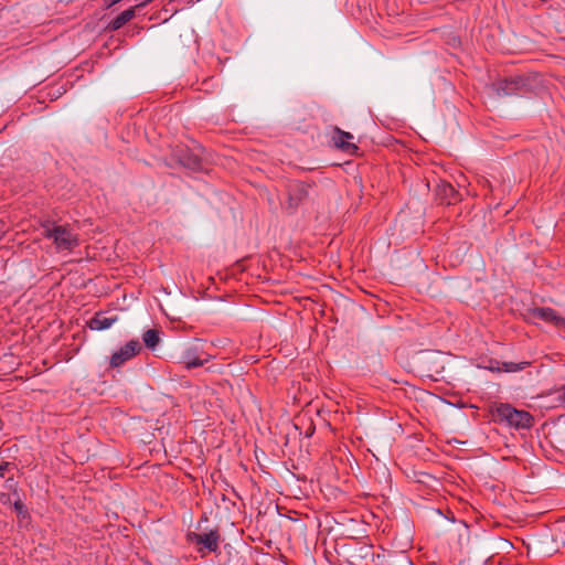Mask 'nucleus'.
I'll return each mask as SVG.
<instances>
[{
	"label": "nucleus",
	"mask_w": 565,
	"mask_h": 565,
	"mask_svg": "<svg viewBox=\"0 0 565 565\" xmlns=\"http://www.w3.org/2000/svg\"><path fill=\"white\" fill-rule=\"evenodd\" d=\"M146 4V2H141L140 4H137L134 8H129L125 11H122L120 14H118L110 23L109 29L113 31H117L121 29L127 22L132 20L136 15V8H141Z\"/></svg>",
	"instance_id": "9b49d317"
},
{
	"label": "nucleus",
	"mask_w": 565,
	"mask_h": 565,
	"mask_svg": "<svg viewBox=\"0 0 565 565\" xmlns=\"http://www.w3.org/2000/svg\"><path fill=\"white\" fill-rule=\"evenodd\" d=\"M141 350V344L138 340H130L125 345L119 348L118 351L114 352L109 360L111 367H119L127 361L136 356Z\"/></svg>",
	"instance_id": "39448f33"
},
{
	"label": "nucleus",
	"mask_w": 565,
	"mask_h": 565,
	"mask_svg": "<svg viewBox=\"0 0 565 565\" xmlns=\"http://www.w3.org/2000/svg\"><path fill=\"white\" fill-rule=\"evenodd\" d=\"M522 85L523 81L521 77L502 79L495 84V92L499 96H511L516 94Z\"/></svg>",
	"instance_id": "9d476101"
},
{
	"label": "nucleus",
	"mask_w": 565,
	"mask_h": 565,
	"mask_svg": "<svg viewBox=\"0 0 565 565\" xmlns=\"http://www.w3.org/2000/svg\"><path fill=\"white\" fill-rule=\"evenodd\" d=\"M559 396H558V399L565 404V385H563L559 390Z\"/></svg>",
	"instance_id": "f3484780"
},
{
	"label": "nucleus",
	"mask_w": 565,
	"mask_h": 565,
	"mask_svg": "<svg viewBox=\"0 0 565 565\" xmlns=\"http://www.w3.org/2000/svg\"><path fill=\"white\" fill-rule=\"evenodd\" d=\"M4 486H6V488H7L8 490H12L14 493H17V487H18V483H17V481H14V479H13V478H9V479H7V481H6V484H4Z\"/></svg>",
	"instance_id": "dca6fc26"
},
{
	"label": "nucleus",
	"mask_w": 565,
	"mask_h": 565,
	"mask_svg": "<svg viewBox=\"0 0 565 565\" xmlns=\"http://www.w3.org/2000/svg\"><path fill=\"white\" fill-rule=\"evenodd\" d=\"M43 236L52 239L58 252L72 250L79 244L77 235L65 225L46 223L43 225Z\"/></svg>",
	"instance_id": "f03ea898"
},
{
	"label": "nucleus",
	"mask_w": 565,
	"mask_h": 565,
	"mask_svg": "<svg viewBox=\"0 0 565 565\" xmlns=\"http://www.w3.org/2000/svg\"><path fill=\"white\" fill-rule=\"evenodd\" d=\"M495 422L505 423L514 428H530L533 425V416L522 409H516L510 404H499L492 411Z\"/></svg>",
	"instance_id": "f257e3e1"
},
{
	"label": "nucleus",
	"mask_w": 565,
	"mask_h": 565,
	"mask_svg": "<svg viewBox=\"0 0 565 565\" xmlns=\"http://www.w3.org/2000/svg\"><path fill=\"white\" fill-rule=\"evenodd\" d=\"M526 365H529L527 362H521V363H514V362H503L501 363V366H500V363L498 361L493 362L491 361L490 362V366L488 367L489 370L491 371H497V372H518V371H522L526 367Z\"/></svg>",
	"instance_id": "f8f14e48"
},
{
	"label": "nucleus",
	"mask_w": 565,
	"mask_h": 565,
	"mask_svg": "<svg viewBox=\"0 0 565 565\" xmlns=\"http://www.w3.org/2000/svg\"><path fill=\"white\" fill-rule=\"evenodd\" d=\"M186 540L196 546L201 556H205L207 553H216L220 550L221 535L217 530H211L207 533L189 532Z\"/></svg>",
	"instance_id": "7ed1b4c3"
},
{
	"label": "nucleus",
	"mask_w": 565,
	"mask_h": 565,
	"mask_svg": "<svg viewBox=\"0 0 565 565\" xmlns=\"http://www.w3.org/2000/svg\"><path fill=\"white\" fill-rule=\"evenodd\" d=\"M142 340L147 348L154 350L160 342L159 331L149 329L142 334Z\"/></svg>",
	"instance_id": "4468645a"
},
{
	"label": "nucleus",
	"mask_w": 565,
	"mask_h": 565,
	"mask_svg": "<svg viewBox=\"0 0 565 565\" xmlns=\"http://www.w3.org/2000/svg\"><path fill=\"white\" fill-rule=\"evenodd\" d=\"M534 318L541 319L545 322L552 323L556 328H565V318L557 315V312L548 307L535 308L532 311Z\"/></svg>",
	"instance_id": "6e6552de"
},
{
	"label": "nucleus",
	"mask_w": 565,
	"mask_h": 565,
	"mask_svg": "<svg viewBox=\"0 0 565 565\" xmlns=\"http://www.w3.org/2000/svg\"><path fill=\"white\" fill-rule=\"evenodd\" d=\"M309 195V185L305 182L292 181L287 186V201L285 209L292 214Z\"/></svg>",
	"instance_id": "20e7f679"
},
{
	"label": "nucleus",
	"mask_w": 565,
	"mask_h": 565,
	"mask_svg": "<svg viewBox=\"0 0 565 565\" xmlns=\"http://www.w3.org/2000/svg\"><path fill=\"white\" fill-rule=\"evenodd\" d=\"M210 359V354L203 353L196 345H191L182 352L179 362L182 363L186 370H190L203 366Z\"/></svg>",
	"instance_id": "423d86ee"
},
{
	"label": "nucleus",
	"mask_w": 565,
	"mask_h": 565,
	"mask_svg": "<svg viewBox=\"0 0 565 565\" xmlns=\"http://www.w3.org/2000/svg\"><path fill=\"white\" fill-rule=\"evenodd\" d=\"M9 465H10L9 462H1L0 463V477L4 476V472L8 469Z\"/></svg>",
	"instance_id": "a211bd4d"
},
{
	"label": "nucleus",
	"mask_w": 565,
	"mask_h": 565,
	"mask_svg": "<svg viewBox=\"0 0 565 565\" xmlns=\"http://www.w3.org/2000/svg\"><path fill=\"white\" fill-rule=\"evenodd\" d=\"M353 135L335 127L333 129L332 141L334 146L348 154L358 152L359 147L352 142Z\"/></svg>",
	"instance_id": "0eeeda50"
},
{
	"label": "nucleus",
	"mask_w": 565,
	"mask_h": 565,
	"mask_svg": "<svg viewBox=\"0 0 565 565\" xmlns=\"http://www.w3.org/2000/svg\"><path fill=\"white\" fill-rule=\"evenodd\" d=\"M118 321V316H108L106 312L99 311L88 321L87 326L90 330L103 331L109 329L115 322Z\"/></svg>",
	"instance_id": "1a4fd4ad"
},
{
	"label": "nucleus",
	"mask_w": 565,
	"mask_h": 565,
	"mask_svg": "<svg viewBox=\"0 0 565 565\" xmlns=\"http://www.w3.org/2000/svg\"><path fill=\"white\" fill-rule=\"evenodd\" d=\"M13 509L19 516L25 518L28 515V510L19 497L13 502Z\"/></svg>",
	"instance_id": "2eb2a0df"
},
{
	"label": "nucleus",
	"mask_w": 565,
	"mask_h": 565,
	"mask_svg": "<svg viewBox=\"0 0 565 565\" xmlns=\"http://www.w3.org/2000/svg\"><path fill=\"white\" fill-rule=\"evenodd\" d=\"M439 194L444 200H447V204H451L457 200L458 193L455 188L449 183H443L439 186Z\"/></svg>",
	"instance_id": "ddd939ff"
}]
</instances>
